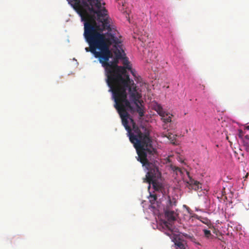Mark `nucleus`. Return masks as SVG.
Segmentation results:
<instances>
[{
  "label": "nucleus",
  "instance_id": "obj_15",
  "mask_svg": "<svg viewBox=\"0 0 249 249\" xmlns=\"http://www.w3.org/2000/svg\"><path fill=\"white\" fill-rule=\"evenodd\" d=\"M171 116L172 115H170L169 114L167 113V115H166L165 117H161V119L163 120V121L164 123H169L171 122Z\"/></svg>",
  "mask_w": 249,
  "mask_h": 249
},
{
  "label": "nucleus",
  "instance_id": "obj_6",
  "mask_svg": "<svg viewBox=\"0 0 249 249\" xmlns=\"http://www.w3.org/2000/svg\"><path fill=\"white\" fill-rule=\"evenodd\" d=\"M165 233L170 236L172 241L175 243L176 249H188L186 241L181 239L179 235L175 234L173 232Z\"/></svg>",
  "mask_w": 249,
  "mask_h": 249
},
{
  "label": "nucleus",
  "instance_id": "obj_18",
  "mask_svg": "<svg viewBox=\"0 0 249 249\" xmlns=\"http://www.w3.org/2000/svg\"><path fill=\"white\" fill-rule=\"evenodd\" d=\"M183 235H184V236H186V237H187V234H183Z\"/></svg>",
  "mask_w": 249,
  "mask_h": 249
},
{
  "label": "nucleus",
  "instance_id": "obj_3",
  "mask_svg": "<svg viewBox=\"0 0 249 249\" xmlns=\"http://www.w3.org/2000/svg\"><path fill=\"white\" fill-rule=\"evenodd\" d=\"M130 126L125 127L130 142L133 144L138 154L137 160L148 172L146 175L147 182L152 184L154 189L158 191L161 186L158 179L161 177L158 161H155L157 157L156 149L153 147L152 140L150 136V130L144 126H138L134 120L131 119Z\"/></svg>",
  "mask_w": 249,
  "mask_h": 249
},
{
  "label": "nucleus",
  "instance_id": "obj_13",
  "mask_svg": "<svg viewBox=\"0 0 249 249\" xmlns=\"http://www.w3.org/2000/svg\"><path fill=\"white\" fill-rule=\"evenodd\" d=\"M203 232L204 233L205 237L207 239H213L214 237V236L212 234L211 231L208 230H203Z\"/></svg>",
  "mask_w": 249,
  "mask_h": 249
},
{
  "label": "nucleus",
  "instance_id": "obj_5",
  "mask_svg": "<svg viewBox=\"0 0 249 249\" xmlns=\"http://www.w3.org/2000/svg\"><path fill=\"white\" fill-rule=\"evenodd\" d=\"M164 213L167 221H164L163 224L168 230V231L166 232H174V228H173L172 223L176 220L177 214L174 211L170 210L167 208L164 210Z\"/></svg>",
  "mask_w": 249,
  "mask_h": 249
},
{
  "label": "nucleus",
  "instance_id": "obj_11",
  "mask_svg": "<svg viewBox=\"0 0 249 249\" xmlns=\"http://www.w3.org/2000/svg\"><path fill=\"white\" fill-rule=\"evenodd\" d=\"M192 217L200 220L203 223L205 224H208L209 222V219L207 218L203 217L201 216H199L196 214H194L193 215H192Z\"/></svg>",
  "mask_w": 249,
  "mask_h": 249
},
{
  "label": "nucleus",
  "instance_id": "obj_17",
  "mask_svg": "<svg viewBox=\"0 0 249 249\" xmlns=\"http://www.w3.org/2000/svg\"><path fill=\"white\" fill-rule=\"evenodd\" d=\"M246 129L247 130H249V125L247 126L246 127Z\"/></svg>",
  "mask_w": 249,
  "mask_h": 249
},
{
  "label": "nucleus",
  "instance_id": "obj_10",
  "mask_svg": "<svg viewBox=\"0 0 249 249\" xmlns=\"http://www.w3.org/2000/svg\"><path fill=\"white\" fill-rule=\"evenodd\" d=\"M243 146L246 151L249 152V136L247 135L243 139Z\"/></svg>",
  "mask_w": 249,
  "mask_h": 249
},
{
  "label": "nucleus",
  "instance_id": "obj_2",
  "mask_svg": "<svg viewBox=\"0 0 249 249\" xmlns=\"http://www.w3.org/2000/svg\"><path fill=\"white\" fill-rule=\"evenodd\" d=\"M84 22V35L91 53L99 61L106 57L105 46L111 32L110 18L100 0H67Z\"/></svg>",
  "mask_w": 249,
  "mask_h": 249
},
{
  "label": "nucleus",
  "instance_id": "obj_16",
  "mask_svg": "<svg viewBox=\"0 0 249 249\" xmlns=\"http://www.w3.org/2000/svg\"><path fill=\"white\" fill-rule=\"evenodd\" d=\"M131 71V73L132 74V75L133 76H135V74H134V72L132 70V69L131 68V70H129Z\"/></svg>",
  "mask_w": 249,
  "mask_h": 249
},
{
  "label": "nucleus",
  "instance_id": "obj_8",
  "mask_svg": "<svg viewBox=\"0 0 249 249\" xmlns=\"http://www.w3.org/2000/svg\"><path fill=\"white\" fill-rule=\"evenodd\" d=\"M157 199V196L156 195H150L149 196V202H150V205L149 206V208L155 210L157 209L156 206V202Z\"/></svg>",
  "mask_w": 249,
  "mask_h": 249
},
{
  "label": "nucleus",
  "instance_id": "obj_1",
  "mask_svg": "<svg viewBox=\"0 0 249 249\" xmlns=\"http://www.w3.org/2000/svg\"><path fill=\"white\" fill-rule=\"evenodd\" d=\"M105 46L106 57L99 62L104 68L107 76V83L112 93L115 101L114 107L117 110L124 127L130 126L128 119L131 121L129 112L134 111L130 102L127 99L126 90L131 85H134L133 80L124 68L119 66V60L123 59L122 42L116 36L117 31L112 28Z\"/></svg>",
  "mask_w": 249,
  "mask_h": 249
},
{
  "label": "nucleus",
  "instance_id": "obj_12",
  "mask_svg": "<svg viewBox=\"0 0 249 249\" xmlns=\"http://www.w3.org/2000/svg\"><path fill=\"white\" fill-rule=\"evenodd\" d=\"M170 168L172 170H173L174 172H176L177 175H178V173H179L180 175H183V172L181 168L173 165H171Z\"/></svg>",
  "mask_w": 249,
  "mask_h": 249
},
{
  "label": "nucleus",
  "instance_id": "obj_9",
  "mask_svg": "<svg viewBox=\"0 0 249 249\" xmlns=\"http://www.w3.org/2000/svg\"><path fill=\"white\" fill-rule=\"evenodd\" d=\"M155 110L161 117H165L167 115V113L164 111L160 105H157L155 107Z\"/></svg>",
  "mask_w": 249,
  "mask_h": 249
},
{
  "label": "nucleus",
  "instance_id": "obj_14",
  "mask_svg": "<svg viewBox=\"0 0 249 249\" xmlns=\"http://www.w3.org/2000/svg\"><path fill=\"white\" fill-rule=\"evenodd\" d=\"M124 61H123V64L124 66H122L124 68V70L126 71V70H131V66L129 65V62L128 60L126 59V58H124Z\"/></svg>",
  "mask_w": 249,
  "mask_h": 249
},
{
  "label": "nucleus",
  "instance_id": "obj_4",
  "mask_svg": "<svg viewBox=\"0 0 249 249\" xmlns=\"http://www.w3.org/2000/svg\"><path fill=\"white\" fill-rule=\"evenodd\" d=\"M127 89H128L130 100L135 105L136 111L138 113L140 117H142L144 116V112L143 109L139 105V103H140V99L141 96L137 91L135 84L129 86Z\"/></svg>",
  "mask_w": 249,
  "mask_h": 249
},
{
  "label": "nucleus",
  "instance_id": "obj_7",
  "mask_svg": "<svg viewBox=\"0 0 249 249\" xmlns=\"http://www.w3.org/2000/svg\"><path fill=\"white\" fill-rule=\"evenodd\" d=\"M185 171L189 178V180L186 181V183L189 185L190 187L195 190H197L201 188V184L199 182L193 179L190 176L189 172L186 170Z\"/></svg>",
  "mask_w": 249,
  "mask_h": 249
}]
</instances>
